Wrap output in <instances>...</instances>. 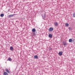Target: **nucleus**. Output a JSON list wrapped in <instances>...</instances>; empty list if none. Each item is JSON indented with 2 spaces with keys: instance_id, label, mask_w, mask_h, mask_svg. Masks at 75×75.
Here are the masks:
<instances>
[{
  "instance_id": "nucleus-1",
  "label": "nucleus",
  "mask_w": 75,
  "mask_h": 75,
  "mask_svg": "<svg viewBox=\"0 0 75 75\" xmlns=\"http://www.w3.org/2000/svg\"><path fill=\"white\" fill-rule=\"evenodd\" d=\"M42 17L43 18H46V13H44L43 15L42 16Z\"/></svg>"
},
{
  "instance_id": "nucleus-2",
  "label": "nucleus",
  "mask_w": 75,
  "mask_h": 75,
  "mask_svg": "<svg viewBox=\"0 0 75 75\" xmlns=\"http://www.w3.org/2000/svg\"><path fill=\"white\" fill-rule=\"evenodd\" d=\"M54 30V28H53L51 27L49 28V31H52Z\"/></svg>"
},
{
  "instance_id": "nucleus-3",
  "label": "nucleus",
  "mask_w": 75,
  "mask_h": 75,
  "mask_svg": "<svg viewBox=\"0 0 75 75\" xmlns=\"http://www.w3.org/2000/svg\"><path fill=\"white\" fill-rule=\"evenodd\" d=\"M14 16L13 15H10L8 16V18H11V17H13Z\"/></svg>"
},
{
  "instance_id": "nucleus-4",
  "label": "nucleus",
  "mask_w": 75,
  "mask_h": 75,
  "mask_svg": "<svg viewBox=\"0 0 75 75\" xmlns=\"http://www.w3.org/2000/svg\"><path fill=\"white\" fill-rule=\"evenodd\" d=\"M54 24L55 26H58V23L57 22L54 23Z\"/></svg>"
},
{
  "instance_id": "nucleus-5",
  "label": "nucleus",
  "mask_w": 75,
  "mask_h": 75,
  "mask_svg": "<svg viewBox=\"0 0 75 75\" xmlns=\"http://www.w3.org/2000/svg\"><path fill=\"white\" fill-rule=\"evenodd\" d=\"M34 58L35 59H38V56L36 55L34 56Z\"/></svg>"
},
{
  "instance_id": "nucleus-6",
  "label": "nucleus",
  "mask_w": 75,
  "mask_h": 75,
  "mask_svg": "<svg viewBox=\"0 0 75 75\" xmlns=\"http://www.w3.org/2000/svg\"><path fill=\"white\" fill-rule=\"evenodd\" d=\"M59 54L60 56L62 55V52H59Z\"/></svg>"
},
{
  "instance_id": "nucleus-7",
  "label": "nucleus",
  "mask_w": 75,
  "mask_h": 75,
  "mask_svg": "<svg viewBox=\"0 0 75 75\" xmlns=\"http://www.w3.org/2000/svg\"><path fill=\"white\" fill-rule=\"evenodd\" d=\"M13 50H14V49H13V46H11L10 47V50L11 51H13Z\"/></svg>"
},
{
  "instance_id": "nucleus-8",
  "label": "nucleus",
  "mask_w": 75,
  "mask_h": 75,
  "mask_svg": "<svg viewBox=\"0 0 75 75\" xmlns=\"http://www.w3.org/2000/svg\"><path fill=\"white\" fill-rule=\"evenodd\" d=\"M49 37H50V38H52V35L51 34H50L49 35Z\"/></svg>"
},
{
  "instance_id": "nucleus-9",
  "label": "nucleus",
  "mask_w": 75,
  "mask_h": 75,
  "mask_svg": "<svg viewBox=\"0 0 75 75\" xmlns=\"http://www.w3.org/2000/svg\"><path fill=\"white\" fill-rule=\"evenodd\" d=\"M32 31L34 33L36 31V30L35 28H33L32 30Z\"/></svg>"
},
{
  "instance_id": "nucleus-10",
  "label": "nucleus",
  "mask_w": 75,
  "mask_h": 75,
  "mask_svg": "<svg viewBox=\"0 0 75 75\" xmlns=\"http://www.w3.org/2000/svg\"><path fill=\"white\" fill-rule=\"evenodd\" d=\"M4 75H8V73L6 72H4Z\"/></svg>"
},
{
  "instance_id": "nucleus-11",
  "label": "nucleus",
  "mask_w": 75,
  "mask_h": 75,
  "mask_svg": "<svg viewBox=\"0 0 75 75\" xmlns=\"http://www.w3.org/2000/svg\"><path fill=\"white\" fill-rule=\"evenodd\" d=\"M63 44L65 46V45H67V43L66 42H64L63 43Z\"/></svg>"
},
{
  "instance_id": "nucleus-12",
  "label": "nucleus",
  "mask_w": 75,
  "mask_h": 75,
  "mask_svg": "<svg viewBox=\"0 0 75 75\" xmlns=\"http://www.w3.org/2000/svg\"><path fill=\"white\" fill-rule=\"evenodd\" d=\"M69 42H72V39H70L69 40Z\"/></svg>"
},
{
  "instance_id": "nucleus-13",
  "label": "nucleus",
  "mask_w": 75,
  "mask_h": 75,
  "mask_svg": "<svg viewBox=\"0 0 75 75\" xmlns=\"http://www.w3.org/2000/svg\"><path fill=\"white\" fill-rule=\"evenodd\" d=\"M8 61H12V59L10 57H9L8 58Z\"/></svg>"
},
{
  "instance_id": "nucleus-14",
  "label": "nucleus",
  "mask_w": 75,
  "mask_h": 75,
  "mask_svg": "<svg viewBox=\"0 0 75 75\" xmlns=\"http://www.w3.org/2000/svg\"><path fill=\"white\" fill-rule=\"evenodd\" d=\"M72 17H75V12L73 13Z\"/></svg>"
},
{
  "instance_id": "nucleus-15",
  "label": "nucleus",
  "mask_w": 75,
  "mask_h": 75,
  "mask_svg": "<svg viewBox=\"0 0 75 75\" xmlns=\"http://www.w3.org/2000/svg\"><path fill=\"white\" fill-rule=\"evenodd\" d=\"M65 25L66 27H68V25H69V24L68 23H66L65 24Z\"/></svg>"
},
{
  "instance_id": "nucleus-16",
  "label": "nucleus",
  "mask_w": 75,
  "mask_h": 75,
  "mask_svg": "<svg viewBox=\"0 0 75 75\" xmlns=\"http://www.w3.org/2000/svg\"><path fill=\"white\" fill-rule=\"evenodd\" d=\"M0 16L1 17H3L4 16V14L3 13H2L0 15Z\"/></svg>"
},
{
  "instance_id": "nucleus-17",
  "label": "nucleus",
  "mask_w": 75,
  "mask_h": 75,
  "mask_svg": "<svg viewBox=\"0 0 75 75\" xmlns=\"http://www.w3.org/2000/svg\"><path fill=\"white\" fill-rule=\"evenodd\" d=\"M6 72H8V73H9V74H10V71H8V69H6Z\"/></svg>"
},
{
  "instance_id": "nucleus-18",
  "label": "nucleus",
  "mask_w": 75,
  "mask_h": 75,
  "mask_svg": "<svg viewBox=\"0 0 75 75\" xmlns=\"http://www.w3.org/2000/svg\"><path fill=\"white\" fill-rule=\"evenodd\" d=\"M49 50H52V48L51 47H49Z\"/></svg>"
},
{
  "instance_id": "nucleus-19",
  "label": "nucleus",
  "mask_w": 75,
  "mask_h": 75,
  "mask_svg": "<svg viewBox=\"0 0 75 75\" xmlns=\"http://www.w3.org/2000/svg\"><path fill=\"white\" fill-rule=\"evenodd\" d=\"M68 29L70 30H72V28H71L70 27H69Z\"/></svg>"
},
{
  "instance_id": "nucleus-20",
  "label": "nucleus",
  "mask_w": 75,
  "mask_h": 75,
  "mask_svg": "<svg viewBox=\"0 0 75 75\" xmlns=\"http://www.w3.org/2000/svg\"><path fill=\"white\" fill-rule=\"evenodd\" d=\"M74 40H72V41H73V42H74Z\"/></svg>"
}]
</instances>
